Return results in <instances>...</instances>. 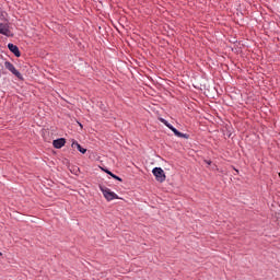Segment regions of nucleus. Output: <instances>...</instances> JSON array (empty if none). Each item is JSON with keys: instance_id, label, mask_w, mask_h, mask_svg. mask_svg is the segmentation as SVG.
<instances>
[{"instance_id": "4", "label": "nucleus", "mask_w": 280, "mask_h": 280, "mask_svg": "<svg viewBox=\"0 0 280 280\" xmlns=\"http://www.w3.org/2000/svg\"><path fill=\"white\" fill-rule=\"evenodd\" d=\"M152 172H153V175L155 176V178L159 183H164V180H165V171H163V168L155 167V168H153Z\"/></svg>"}, {"instance_id": "8", "label": "nucleus", "mask_w": 280, "mask_h": 280, "mask_svg": "<svg viewBox=\"0 0 280 280\" xmlns=\"http://www.w3.org/2000/svg\"><path fill=\"white\" fill-rule=\"evenodd\" d=\"M105 172H106V174H109V176H112V178H115L116 180L121 182V178L119 176L113 174L110 171H105Z\"/></svg>"}, {"instance_id": "7", "label": "nucleus", "mask_w": 280, "mask_h": 280, "mask_svg": "<svg viewBox=\"0 0 280 280\" xmlns=\"http://www.w3.org/2000/svg\"><path fill=\"white\" fill-rule=\"evenodd\" d=\"M0 34L3 36H10V26H8V24L0 23Z\"/></svg>"}, {"instance_id": "11", "label": "nucleus", "mask_w": 280, "mask_h": 280, "mask_svg": "<svg viewBox=\"0 0 280 280\" xmlns=\"http://www.w3.org/2000/svg\"><path fill=\"white\" fill-rule=\"evenodd\" d=\"M235 172L238 174L240 173V171L238 170H235Z\"/></svg>"}, {"instance_id": "6", "label": "nucleus", "mask_w": 280, "mask_h": 280, "mask_svg": "<svg viewBox=\"0 0 280 280\" xmlns=\"http://www.w3.org/2000/svg\"><path fill=\"white\" fill-rule=\"evenodd\" d=\"M65 143H67V140H65V138H59L52 141V145L57 150H60V148H63Z\"/></svg>"}, {"instance_id": "3", "label": "nucleus", "mask_w": 280, "mask_h": 280, "mask_svg": "<svg viewBox=\"0 0 280 280\" xmlns=\"http://www.w3.org/2000/svg\"><path fill=\"white\" fill-rule=\"evenodd\" d=\"M160 121L162 124H164V126H166V128L172 130V132H174L175 137H179V138L185 137V133H183V132L178 131L176 128H174V126H172L170 122H167V120H165V118H160Z\"/></svg>"}, {"instance_id": "9", "label": "nucleus", "mask_w": 280, "mask_h": 280, "mask_svg": "<svg viewBox=\"0 0 280 280\" xmlns=\"http://www.w3.org/2000/svg\"><path fill=\"white\" fill-rule=\"evenodd\" d=\"M77 149L79 150V152H81V154H86V149L82 148V145H78Z\"/></svg>"}, {"instance_id": "5", "label": "nucleus", "mask_w": 280, "mask_h": 280, "mask_svg": "<svg viewBox=\"0 0 280 280\" xmlns=\"http://www.w3.org/2000/svg\"><path fill=\"white\" fill-rule=\"evenodd\" d=\"M8 49L14 54L16 58H21V50H19V46L14 44H8Z\"/></svg>"}, {"instance_id": "10", "label": "nucleus", "mask_w": 280, "mask_h": 280, "mask_svg": "<svg viewBox=\"0 0 280 280\" xmlns=\"http://www.w3.org/2000/svg\"><path fill=\"white\" fill-rule=\"evenodd\" d=\"M78 145H80V143H78V141L72 142V148H78Z\"/></svg>"}, {"instance_id": "2", "label": "nucleus", "mask_w": 280, "mask_h": 280, "mask_svg": "<svg viewBox=\"0 0 280 280\" xmlns=\"http://www.w3.org/2000/svg\"><path fill=\"white\" fill-rule=\"evenodd\" d=\"M4 67H5V69H8V71H10V73H12L13 75H15V78H18V80H23V74H21L20 71L16 70V67H14V66L12 65V62L5 61V62H4Z\"/></svg>"}, {"instance_id": "1", "label": "nucleus", "mask_w": 280, "mask_h": 280, "mask_svg": "<svg viewBox=\"0 0 280 280\" xmlns=\"http://www.w3.org/2000/svg\"><path fill=\"white\" fill-rule=\"evenodd\" d=\"M100 189L104 196L110 202V200H119V196L112 191L109 188H106L105 186H100Z\"/></svg>"}, {"instance_id": "12", "label": "nucleus", "mask_w": 280, "mask_h": 280, "mask_svg": "<svg viewBox=\"0 0 280 280\" xmlns=\"http://www.w3.org/2000/svg\"><path fill=\"white\" fill-rule=\"evenodd\" d=\"M1 255H3V254L0 252V257H1Z\"/></svg>"}]
</instances>
